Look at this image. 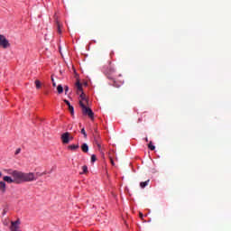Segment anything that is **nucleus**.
Masks as SVG:
<instances>
[{"mask_svg":"<svg viewBox=\"0 0 231 231\" xmlns=\"http://www.w3.org/2000/svg\"><path fill=\"white\" fill-rule=\"evenodd\" d=\"M76 89L78 95H79V106L81 107L82 114L86 116H93L95 115L93 113V110L89 108V99L88 98V96L84 93V90L82 89V85L80 84V81L78 80L76 82Z\"/></svg>","mask_w":231,"mask_h":231,"instance_id":"obj_1","label":"nucleus"},{"mask_svg":"<svg viewBox=\"0 0 231 231\" xmlns=\"http://www.w3.org/2000/svg\"><path fill=\"white\" fill-rule=\"evenodd\" d=\"M8 174H11V176H13L14 183L37 181V177L33 172L24 173L19 171L9 170Z\"/></svg>","mask_w":231,"mask_h":231,"instance_id":"obj_2","label":"nucleus"},{"mask_svg":"<svg viewBox=\"0 0 231 231\" xmlns=\"http://www.w3.org/2000/svg\"><path fill=\"white\" fill-rule=\"evenodd\" d=\"M0 46L1 48H4V50H6V48H10V42L5 37V35L0 34Z\"/></svg>","mask_w":231,"mask_h":231,"instance_id":"obj_3","label":"nucleus"},{"mask_svg":"<svg viewBox=\"0 0 231 231\" xmlns=\"http://www.w3.org/2000/svg\"><path fill=\"white\" fill-rule=\"evenodd\" d=\"M10 230L11 231H21V220L17 219L15 221H12Z\"/></svg>","mask_w":231,"mask_h":231,"instance_id":"obj_4","label":"nucleus"},{"mask_svg":"<svg viewBox=\"0 0 231 231\" xmlns=\"http://www.w3.org/2000/svg\"><path fill=\"white\" fill-rule=\"evenodd\" d=\"M106 73H107L108 79H110L111 80L115 79V78H113V76H111V75H113V73H115V68H113V66L110 65L109 68H107L106 69ZM114 82H116V81L114 80Z\"/></svg>","mask_w":231,"mask_h":231,"instance_id":"obj_5","label":"nucleus"},{"mask_svg":"<svg viewBox=\"0 0 231 231\" xmlns=\"http://www.w3.org/2000/svg\"><path fill=\"white\" fill-rule=\"evenodd\" d=\"M63 143H69V133L66 132L61 135Z\"/></svg>","mask_w":231,"mask_h":231,"instance_id":"obj_6","label":"nucleus"},{"mask_svg":"<svg viewBox=\"0 0 231 231\" xmlns=\"http://www.w3.org/2000/svg\"><path fill=\"white\" fill-rule=\"evenodd\" d=\"M0 192L3 194L6 192V183L5 181H0Z\"/></svg>","mask_w":231,"mask_h":231,"instance_id":"obj_7","label":"nucleus"},{"mask_svg":"<svg viewBox=\"0 0 231 231\" xmlns=\"http://www.w3.org/2000/svg\"><path fill=\"white\" fill-rule=\"evenodd\" d=\"M4 181H6V183H15V180L10 176H5Z\"/></svg>","mask_w":231,"mask_h":231,"instance_id":"obj_8","label":"nucleus"},{"mask_svg":"<svg viewBox=\"0 0 231 231\" xmlns=\"http://www.w3.org/2000/svg\"><path fill=\"white\" fill-rule=\"evenodd\" d=\"M81 151L83 152H89V146H88V143H84L82 145H81Z\"/></svg>","mask_w":231,"mask_h":231,"instance_id":"obj_9","label":"nucleus"},{"mask_svg":"<svg viewBox=\"0 0 231 231\" xmlns=\"http://www.w3.org/2000/svg\"><path fill=\"white\" fill-rule=\"evenodd\" d=\"M80 146L79 144H70L68 146V149L69 151H77Z\"/></svg>","mask_w":231,"mask_h":231,"instance_id":"obj_10","label":"nucleus"},{"mask_svg":"<svg viewBox=\"0 0 231 231\" xmlns=\"http://www.w3.org/2000/svg\"><path fill=\"white\" fill-rule=\"evenodd\" d=\"M150 181H151V180H147L146 181L140 182L141 189H145V187H147V185H149Z\"/></svg>","mask_w":231,"mask_h":231,"instance_id":"obj_11","label":"nucleus"},{"mask_svg":"<svg viewBox=\"0 0 231 231\" xmlns=\"http://www.w3.org/2000/svg\"><path fill=\"white\" fill-rule=\"evenodd\" d=\"M34 84H35V86H36V89H41L42 84L41 83V81H40L39 79H36V80L34 81Z\"/></svg>","mask_w":231,"mask_h":231,"instance_id":"obj_12","label":"nucleus"},{"mask_svg":"<svg viewBox=\"0 0 231 231\" xmlns=\"http://www.w3.org/2000/svg\"><path fill=\"white\" fill-rule=\"evenodd\" d=\"M57 91H58L59 95L64 93V88L62 87V85H59L57 87Z\"/></svg>","mask_w":231,"mask_h":231,"instance_id":"obj_13","label":"nucleus"},{"mask_svg":"<svg viewBox=\"0 0 231 231\" xmlns=\"http://www.w3.org/2000/svg\"><path fill=\"white\" fill-rule=\"evenodd\" d=\"M148 148L150 149V151H154V149H156V146L152 145V142H150L148 144Z\"/></svg>","mask_w":231,"mask_h":231,"instance_id":"obj_14","label":"nucleus"},{"mask_svg":"<svg viewBox=\"0 0 231 231\" xmlns=\"http://www.w3.org/2000/svg\"><path fill=\"white\" fill-rule=\"evenodd\" d=\"M69 113H70V115H75V110H74V108H73V106H69Z\"/></svg>","mask_w":231,"mask_h":231,"instance_id":"obj_15","label":"nucleus"},{"mask_svg":"<svg viewBox=\"0 0 231 231\" xmlns=\"http://www.w3.org/2000/svg\"><path fill=\"white\" fill-rule=\"evenodd\" d=\"M81 134H83L84 138H88V134L86 133V129L85 128L81 129Z\"/></svg>","mask_w":231,"mask_h":231,"instance_id":"obj_16","label":"nucleus"},{"mask_svg":"<svg viewBox=\"0 0 231 231\" xmlns=\"http://www.w3.org/2000/svg\"><path fill=\"white\" fill-rule=\"evenodd\" d=\"M57 32L58 33H62V30L60 29V24L57 23Z\"/></svg>","mask_w":231,"mask_h":231,"instance_id":"obj_17","label":"nucleus"},{"mask_svg":"<svg viewBox=\"0 0 231 231\" xmlns=\"http://www.w3.org/2000/svg\"><path fill=\"white\" fill-rule=\"evenodd\" d=\"M95 162H97V155L92 154V155H91V162H92V163H95Z\"/></svg>","mask_w":231,"mask_h":231,"instance_id":"obj_18","label":"nucleus"},{"mask_svg":"<svg viewBox=\"0 0 231 231\" xmlns=\"http://www.w3.org/2000/svg\"><path fill=\"white\" fill-rule=\"evenodd\" d=\"M83 172L81 174H86L88 172V166L84 165L82 166Z\"/></svg>","mask_w":231,"mask_h":231,"instance_id":"obj_19","label":"nucleus"},{"mask_svg":"<svg viewBox=\"0 0 231 231\" xmlns=\"http://www.w3.org/2000/svg\"><path fill=\"white\" fill-rule=\"evenodd\" d=\"M21 153V148L16 149L14 154L17 156V154Z\"/></svg>","mask_w":231,"mask_h":231,"instance_id":"obj_20","label":"nucleus"},{"mask_svg":"<svg viewBox=\"0 0 231 231\" xmlns=\"http://www.w3.org/2000/svg\"><path fill=\"white\" fill-rule=\"evenodd\" d=\"M51 80H52V86L53 88H55L57 86V83H55V79H53V78H51Z\"/></svg>","mask_w":231,"mask_h":231,"instance_id":"obj_21","label":"nucleus"},{"mask_svg":"<svg viewBox=\"0 0 231 231\" xmlns=\"http://www.w3.org/2000/svg\"><path fill=\"white\" fill-rule=\"evenodd\" d=\"M64 102H65V104H67L68 106H71V104L69 103V101H68V99H64Z\"/></svg>","mask_w":231,"mask_h":231,"instance_id":"obj_22","label":"nucleus"},{"mask_svg":"<svg viewBox=\"0 0 231 231\" xmlns=\"http://www.w3.org/2000/svg\"><path fill=\"white\" fill-rule=\"evenodd\" d=\"M69 90V88L68 86H65V93L67 94L68 91Z\"/></svg>","mask_w":231,"mask_h":231,"instance_id":"obj_23","label":"nucleus"},{"mask_svg":"<svg viewBox=\"0 0 231 231\" xmlns=\"http://www.w3.org/2000/svg\"><path fill=\"white\" fill-rule=\"evenodd\" d=\"M110 163H111L112 165H115V161H113V158H111V157H110Z\"/></svg>","mask_w":231,"mask_h":231,"instance_id":"obj_24","label":"nucleus"},{"mask_svg":"<svg viewBox=\"0 0 231 231\" xmlns=\"http://www.w3.org/2000/svg\"><path fill=\"white\" fill-rule=\"evenodd\" d=\"M96 144L97 145V147H100V143H98V141L96 140Z\"/></svg>","mask_w":231,"mask_h":231,"instance_id":"obj_25","label":"nucleus"},{"mask_svg":"<svg viewBox=\"0 0 231 231\" xmlns=\"http://www.w3.org/2000/svg\"><path fill=\"white\" fill-rule=\"evenodd\" d=\"M139 217H141V219H142V217H143V214L139 213Z\"/></svg>","mask_w":231,"mask_h":231,"instance_id":"obj_26","label":"nucleus"},{"mask_svg":"<svg viewBox=\"0 0 231 231\" xmlns=\"http://www.w3.org/2000/svg\"><path fill=\"white\" fill-rule=\"evenodd\" d=\"M91 121L93 122L95 120V117L94 116H91L90 117Z\"/></svg>","mask_w":231,"mask_h":231,"instance_id":"obj_27","label":"nucleus"},{"mask_svg":"<svg viewBox=\"0 0 231 231\" xmlns=\"http://www.w3.org/2000/svg\"><path fill=\"white\" fill-rule=\"evenodd\" d=\"M44 174H46V172H42L39 176H44Z\"/></svg>","mask_w":231,"mask_h":231,"instance_id":"obj_28","label":"nucleus"},{"mask_svg":"<svg viewBox=\"0 0 231 231\" xmlns=\"http://www.w3.org/2000/svg\"><path fill=\"white\" fill-rule=\"evenodd\" d=\"M2 176H3V173L0 171V178H2Z\"/></svg>","mask_w":231,"mask_h":231,"instance_id":"obj_29","label":"nucleus"},{"mask_svg":"<svg viewBox=\"0 0 231 231\" xmlns=\"http://www.w3.org/2000/svg\"><path fill=\"white\" fill-rule=\"evenodd\" d=\"M69 140H73V136L69 137Z\"/></svg>","mask_w":231,"mask_h":231,"instance_id":"obj_30","label":"nucleus"},{"mask_svg":"<svg viewBox=\"0 0 231 231\" xmlns=\"http://www.w3.org/2000/svg\"><path fill=\"white\" fill-rule=\"evenodd\" d=\"M79 127H82V124H79Z\"/></svg>","mask_w":231,"mask_h":231,"instance_id":"obj_31","label":"nucleus"},{"mask_svg":"<svg viewBox=\"0 0 231 231\" xmlns=\"http://www.w3.org/2000/svg\"><path fill=\"white\" fill-rule=\"evenodd\" d=\"M145 140H146V142H149V139H148V138H146Z\"/></svg>","mask_w":231,"mask_h":231,"instance_id":"obj_32","label":"nucleus"}]
</instances>
